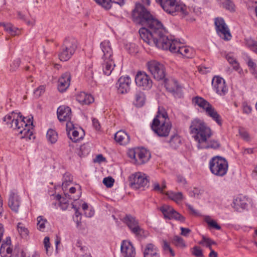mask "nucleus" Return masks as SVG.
Instances as JSON below:
<instances>
[{
    "label": "nucleus",
    "instance_id": "obj_27",
    "mask_svg": "<svg viewBox=\"0 0 257 257\" xmlns=\"http://www.w3.org/2000/svg\"><path fill=\"white\" fill-rule=\"evenodd\" d=\"M102 60H103L102 65L103 73L107 76H109L111 74L115 66L113 58L103 59Z\"/></svg>",
    "mask_w": 257,
    "mask_h": 257
},
{
    "label": "nucleus",
    "instance_id": "obj_20",
    "mask_svg": "<svg viewBox=\"0 0 257 257\" xmlns=\"http://www.w3.org/2000/svg\"><path fill=\"white\" fill-rule=\"evenodd\" d=\"M121 252L124 257H135V249L131 242L123 240L120 247Z\"/></svg>",
    "mask_w": 257,
    "mask_h": 257
},
{
    "label": "nucleus",
    "instance_id": "obj_7",
    "mask_svg": "<svg viewBox=\"0 0 257 257\" xmlns=\"http://www.w3.org/2000/svg\"><path fill=\"white\" fill-rule=\"evenodd\" d=\"M77 48V41L71 37L66 38L61 46L59 58L62 61L69 60L74 54Z\"/></svg>",
    "mask_w": 257,
    "mask_h": 257
},
{
    "label": "nucleus",
    "instance_id": "obj_58",
    "mask_svg": "<svg viewBox=\"0 0 257 257\" xmlns=\"http://www.w3.org/2000/svg\"><path fill=\"white\" fill-rule=\"evenodd\" d=\"M21 61L20 59H17L14 61L13 64L11 65V68L13 70H15L20 65Z\"/></svg>",
    "mask_w": 257,
    "mask_h": 257
},
{
    "label": "nucleus",
    "instance_id": "obj_22",
    "mask_svg": "<svg viewBox=\"0 0 257 257\" xmlns=\"http://www.w3.org/2000/svg\"><path fill=\"white\" fill-rule=\"evenodd\" d=\"M71 76L69 73L63 74L58 80V89L60 92L65 91L69 86Z\"/></svg>",
    "mask_w": 257,
    "mask_h": 257
},
{
    "label": "nucleus",
    "instance_id": "obj_14",
    "mask_svg": "<svg viewBox=\"0 0 257 257\" xmlns=\"http://www.w3.org/2000/svg\"><path fill=\"white\" fill-rule=\"evenodd\" d=\"M57 117L60 121H66L67 129H71L73 126L70 120L72 116L71 108L67 106H60L57 111Z\"/></svg>",
    "mask_w": 257,
    "mask_h": 257
},
{
    "label": "nucleus",
    "instance_id": "obj_34",
    "mask_svg": "<svg viewBox=\"0 0 257 257\" xmlns=\"http://www.w3.org/2000/svg\"><path fill=\"white\" fill-rule=\"evenodd\" d=\"M135 105L137 107H142L145 102L146 96L145 93L141 91H138L135 94Z\"/></svg>",
    "mask_w": 257,
    "mask_h": 257
},
{
    "label": "nucleus",
    "instance_id": "obj_4",
    "mask_svg": "<svg viewBox=\"0 0 257 257\" xmlns=\"http://www.w3.org/2000/svg\"><path fill=\"white\" fill-rule=\"evenodd\" d=\"M151 128L158 136L165 137L169 135L172 124L166 110L159 107L157 114L151 124Z\"/></svg>",
    "mask_w": 257,
    "mask_h": 257
},
{
    "label": "nucleus",
    "instance_id": "obj_49",
    "mask_svg": "<svg viewBox=\"0 0 257 257\" xmlns=\"http://www.w3.org/2000/svg\"><path fill=\"white\" fill-rule=\"evenodd\" d=\"M44 244L46 249V253L50 255L52 253V247L50 246V238L48 236H46L44 239Z\"/></svg>",
    "mask_w": 257,
    "mask_h": 257
},
{
    "label": "nucleus",
    "instance_id": "obj_29",
    "mask_svg": "<svg viewBox=\"0 0 257 257\" xmlns=\"http://www.w3.org/2000/svg\"><path fill=\"white\" fill-rule=\"evenodd\" d=\"M76 100L82 105H88L94 101V98L90 94L81 92L77 95Z\"/></svg>",
    "mask_w": 257,
    "mask_h": 257
},
{
    "label": "nucleus",
    "instance_id": "obj_48",
    "mask_svg": "<svg viewBox=\"0 0 257 257\" xmlns=\"http://www.w3.org/2000/svg\"><path fill=\"white\" fill-rule=\"evenodd\" d=\"M191 253L196 257L204 256L202 249L198 246H195L191 248Z\"/></svg>",
    "mask_w": 257,
    "mask_h": 257
},
{
    "label": "nucleus",
    "instance_id": "obj_30",
    "mask_svg": "<svg viewBox=\"0 0 257 257\" xmlns=\"http://www.w3.org/2000/svg\"><path fill=\"white\" fill-rule=\"evenodd\" d=\"M166 89L170 92L172 93L175 97H181L182 96L181 90L178 86L177 83L175 81H172L169 83H166L165 84Z\"/></svg>",
    "mask_w": 257,
    "mask_h": 257
},
{
    "label": "nucleus",
    "instance_id": "obj_24",
    "mask_svg": "<svg viewBox=\"0 0 257 257\" xmlns=\"http://www.w3.org/2000/svg\"><path fill=\"white\" fill-rule=\"evenodd\" d=\"M247 199L243 196L239 195L233 200V207L237 211H240L246 208L248 206Z\"/></svg>",
    "mask_w": 257,
    "mask_h": 257
},
{
    "label": "nucleus",
    "instance_id": "obj_26",
    "mask_svg": "<svg viewBox=\"0 0 257 257\" xmlns=\"http://www.w3.org/2000/svg\"><path fill=\"white\" fill-rule=\"evenodd\" d=\"M206 114L211 117L219 125H222V119L215 108L210 104L205 110Z\"/></svg>",
    "mask_w": 257,
    "mask_h": 257
},
{
    "label": "nucleus",
    "instance_id": "obj_21",
    "mask_svg": "<svg viewBox=\"0 0 257 257\" xmlns=\"http://www.w3.org/2000/svg\"><path fill=\"white\" fill-rule=\"evenodd\" d=\"M11 245V237L8 236L3 241L0 247V254L2 257H9V255H13L12 254L13 249Z\"/></svg>",
    "mask_w": 257,
    "mask_h": 257
},
{
    "label": "nucleus",
    "instance_id": "obj_57",
    "mask_svg": "<svg viewBox=\"0 0 257 257\" xmlns=\"http://www.w3.org/2000/svg\"><path fill=\"white\" fill-rule=\"evenodd\" d=\"M21 18L28 26H33L35 24V20L32 17H21Z\"/></svg>",
    "mask_w": 257,
    "mask_h": 257
},
{
    "label": "nucleus",
    "instance_id": "obj_31",
    "mask_svg": "<svg viewBox=\"0 0 257 257\" xmlns=\"http://www.w3.org/2000/svg\"><path fill=\"white\" fill-rule=\"evenodd\" d=\"M225 58L235 71H238L239 73L241 72L242 69L240 68L239 64L232 53L227 54L225 55Z\"/></svg>",
    "mask_w": 257,
    "mask_h": 257
},
{
    "label": "nucleus",
    "instance_id": "obj_51",
    "mask_svg": "<svg viewBox=\"0 0 257 257\" xmlns=\"http://www.w3.org/2000/svg\"><path fill=\"white\" fill-rule=\"evenodd\" d=\"M97 4L101 6L103 8L106 10L111 8V5L109 4V2L108 0H94Z\"/></svg>",
    "mask_w": 257,
    "mask_h": 257
},
{
    "label": "nucleus",
    "instance_id": "obj_63",
    "mask_svg": "<svg viewBox=\"0 0 257 257\" xmlns=\"http://www.w3.org/2000/svg\"><path fill=\"white\" fill-rule=\"evenodd\" d=\"M186 206L191 211V213L197 215L199 214L198 212L193 207L192 205L189 204H186Z\"/></svg>",
    "mask_w": 257,
    "mask_h": 257
},
{
    "label": "nucleus",
    "instance_id": "obj_6",
    "mask_svg": "<svg viewBox=\"0 0 257 257\" xmlns=\"http://www.w3.org/2000/svg\"><path fill=\"white\" fill-rule=\"evenodd\" d=\"M209 168L210 172L214 175L223 177L227 173L228 163L224 158L216 156L209 160Z\"/></svg>",
    "mask_w": 257,
    "mask_h": 257
},
{
    "label": "nucleus",
    "instance_id": "obj_13",
    "mask_svg": "<svg viewBox=\"0 0 257 257\" xmlns=\"http://www.w3.org/2000/svg\"><path fill=\"white\" fill-rule=\"evenodd\" d=\"M212 86L214 91L220 96H224L228 92V88L225 80L219 76L213 77Z\"/></svg>",
    "mask_w": 257,
    "mask_h": 257
},
{
    "label": "nucleus",
    "instance_id": "obj_1",
    "mask_svg": "<svg viewBox=\"0 0 257 257\" xmlns=\"http://www.w3.org/2000/svg\"><path fill=\"white\" fill-rule=\"evenodd\" d=\"M133 21L143 27L139 30L141 39L150 45H155L172 53H179L184 57L192 58L194 51L191 47L182 46L175 40L169 39L167 30L155 17H132Z\"/></svg>",
    "mask_w": 257,
    "mask_h": 257
},
{
    "label": "nucleus",
    "instance_id": "obj_5",
    "mask_svg": "<svg viewBox=\"0 0 257 257\" xmlns=\"http://www.w3.org/2000/svg\"><path fill=\"white\" fill-rule=\"evenodd\" d=\"M156 1L168 14L173 15L177 12L185 16L189 15V8L180 1L156 0Z\"/></svg>",
    "mask_w": 257,
    "mask_h": 257
},
{
    "label": "nucleus",
    "instance_id": "obj_16",
    "mask_svg": "<svg viewBox=\"0 0 257 257\" xmlns=\"http://www.w3.org/2000/svg\"><path fill=\"white\" fill-rule=\"evenodd\" d=\"M122 221L126 224L131 231L138 235H139L142 230L139 226V221L130 214H127L124 217Z\"/></svg>",
    "mask_w": 257,
    "mask_h": 257
},
{
    "label": "nucleus",
    "instance_id": "obj_40",
    "mask_svg": "<svg viewBox=\"0 0 257 257\" xmlns=\"http://www.w3.org/2000/svg\"><path fill=\"white\" fill-rule=\"evenodd\" d=\"M181 142V141L180 137L178 135L175 134L171 136L169 143L172 148L176 149L179 147Z\"/></svg>",
    "mask_w": 257,
    "mask_h": 257
},
{
    "label": "nucleus",
    "instance_id": "obj_44",
    "mask_svg": "<svg viewBox=\"0 0 257 257\" xmlns=\"http://www.w3.org/2000/svg\"><path fill=\"white\" fill-rule=\"evenodd\" d=\"M37 228L41 231H44L45 229V224L48 223L46 219L44 218L42 216H39L37 218Z\"/></svg>",
    "mask_w": 257,
    "mask_h": 257
},
{
    "label": "nucleus",
    "instance_id": "obj_60",
    "mask_svg": "<svg viewBox=\"0 0 257 257\" xmlns=\"http://www.w3.org/2000/svg\"><path fill=\"white\" fill-rule=\"evenodd\" d=\"M180 229L181 230V235L185 236H187L189 235V234L191 232V230L188 228H184L181 227L180 228Z\"/></svg>",
    "mask_w": 257,
    "mask_h": 257
},
{
    "label": "nucleus",
    "instance_id": "obj_50",
    "mask_svg": "<svg viewBox=\"0 0 257 257\" xmlns=\"http://www.w3.org/2000/svg\"><path fill=\"white\" fill-rule=\"evenodd\" d=\"M173 241L177 246L185 247L186 246L183 239L179 236H174Z\"/></svg>",
    "mask_w": 257,
    "mask_h": 257
},
{
    "label": "nucleus",
    "instance_id": "obj_9",
    "mask_svg": "<svg viewBox=\"0 0 257 257\" xmlns=\"http://www.w3.org/2000/svg\"><path fill=\"white\" fill-rule=\"evenodd\" d=\"M147 66L154 79L161 80L165 78V68L162 63L156 60H151L147 62Z\"/></svg>",
    "mask_w": 257,
    "mask_h": 257
},
{
    "label": "nucleus",
    "instance_id": "obj_37",
    "mask_svg": "<svg viewBox=\"0 0 257 257\" xmlns=\"http://www.w3.org/2000/svg\"><path fill=\"white\" fill-rule=\"evenodd\" d=\"M222 7L226 10L232 12L235 11V6L231 0H219Z\"/></svg>",
    "mask_w": 257,
    "mask_h": 257
},
{
    "label": "nucleus",
    "instance_id": "obj_25",
    "mask_svg": "<svg viewBox=\"0 0 257 257\" xmlns=\"http://www.w3.org/2000/svg\"><path fill=\"white\" fill-rule=\"evenodd\" d=\"M114 140L120 145H126L130 143V137L125 131L120 130L115 133Z\"/></svg>",
    "mask_w": 257,
    "mask_h": 257
},
{
    "label": "nucleus",
    "instance_id": "obj_42",
    "mask_svg": "<svg viewBox=\"0 0 257 257\" xmlns=\"http://www.w3.org/2000/svg\"><path fill=\"white\" fill-rule=\"evenodd\" d=\"M204 221L211 228H215L216 230L221 229L220 226L217 223L215 220L212 219L209 216H205Z\"/></svg>",
    "mask_w": 257,
    "mask_h": 257
},
{
    "label": "nucleus",
    "instance_id": "obj_53",
    "mask_svg": "<svg viewBox=\"0 0 257 257\" xmlns=\"http://www.w3.org/2000/svg\"><path fill=\"white\" fill-rule=\"evenodd\" d=\"M72 136H70V133H68V135L70 136V139H71L73 142H76L78 141L79 139L81 138V137H78L79 132L77 131L72 130Z\"/></svg>",
    "mask_w": 257,
    "mask_h": 257
},
{
    "label": "nucleus",
    "instance_id": "obj_2",
    "mask_svg": "<svg viewBox=\"0 0 257 257\" xmlns=\"http://www.w3.org/2000/svg\"><path fill=\"white\" fill-rule=\"evenodd\" d=\"M189 133L197 142L199 149H218L220 147V143L215 140H208L212 136L211 128L201 119L195 118L191 121Z\"/></svg>",
    "mask_w": 257,
    "mask_h": 257
},
{
    "label": "nucleus",
    "instance_id": "obj_39",
    "mask_svg": "<svg viewBox=\"0 0 257 257\" xmlns=\"http://www.w3.org/2000/svg\"><path fill=\"white\" fill-rule=\"evenodd\" d=\"M152 190L155 191L164 193V190L166 188V183L165 180H163L161 185H160L157 182L152 183Z\"/></svg>",
    "mask_w": 257,
    "mask_h": 257
},
{
    "label": "nucleus",
    "instance_id": "obj_12",
    "mask_svg": "<svg viewBox=\"0 0 257 257\" xmlns=\"http://www.w3.org/2000/svg\"><path fill=\"white\" fill-rule=\"evenodd\" d=\"M136 84L143 90H150L153 85L150 77L145 72H138L135 77Z\"/></svg>",
    "mask_w": 257,
    "mask_h": 257
},
{
    "label": "nucleus",
    "instance_id": "obj_61",
    "mask_svg": "<svg viewBox=\"0 0 257 257\" xmlns=\"http://www.w3.org/2000/svg\"><path fill=\"white\" fill-rule=\"evenodd\" d=\"M105 161V158L101 154H99L96 156L94 159V162L101 163Z\"/></svg>",
    "mask_w": 257,
    "mask_h": 257
},
{
    "label": "nucleus",
    "instance_id": "obj_28",
    "mask_svg": "<svg viewBox=\"0 0 257 257\" xmlns=\"http://www.w3.org/2000/svg\"><path fill=\"white\" fill-rule=\"evenodd\" d=\"M144 257H160L158 248L153 244H148L144 250Z\"/></svg>",
    "mask_w": 257,
    "mask_h": 257
},
{
    "label": "nucleus",
    "instance_id": "obj_46",
    "mask_svg": "<svg viewBox=\"0 0 257 257\" xmlns=\"http://www.w3.org/2000/svg\"><path fill=\"white\" fill-rule=\"evenodd\" d=\"M17 229L22 237H26L28 235L29 231L23 223L21 222L18 223Z\"/></svg>",
    "mask_w": 257,
    "mask_h": 257
},
{
    "label": "nucleus",
    "instance_id": "obj_54",
    "mask_svg": "<svg viewBox=\"0 0 257 257\" xmlns=\"http://www.w3.org/2000/svg\"><path fill=\"white\" fill-rule=\"evenodd\" d=\"M245 45L250 49L252 46H253L257 41L254 40L251 38H246L244 40Z\"/></svg>",
    "mask_w": 257,
    "mask_h": 257
},
{
    "label": "nucleus",
    "instance_id": "obj_36",
    "mask_svg": "<svg viewBox=\"0 0 257 257\" xmlns=\"http://www.w3.org/2000/svg\"><path fill=\"white\" fill-rule=\"evenodd\" d=\"M46 137L50 143L55 144L58 140V134L54 130L49 129L47 131Z\"/></svg>",
    "mask_w": 257,
    "mask_h": 257
},
{
    "label": "nucleus",
    "instance_id": "obj_33",
    "mask_svg": "<svg viewBox=\"0 0 257 257\" xmlns=\"http://www.w3.org/2000/svg\"><path fill=\"white\" fill-rule=\"evenodd\" d=\"M165 194L168 197V198L177 203H180L183 198V194L181 192H175L173 191H168L165 193Z\"/></svg>",
    "mask_w": 257,
    "mask_h": 257
},
{
    "label": "nucleus",
    "instance_id": "obj_56",
    "mask_svg": "<svg viewBox=\"0 0 257 257\" xmlns=\"http://www.w3.org/2000/svg\"><path fill=\"white\" fill-rule=\"evenodd\" d=\"M254 153L253 148H242L241 149V153L242 155L246 156L247 155H250Z\"/></svg>",
    "mask_w": 257,
    "mask_h": 257
},
{
    "label": "nucleus",
    "instance_id": "obj_35",
    "mask_svg": "<svg viewBox=\"0 0 257 257\" xmlns=\"http://www.w3.org/2000/svg\"><path fill=\"white\" fill-rule=\"evenodd\" d=\"M2 25L4 27L5 30L11 35L14 36L19 35L20 30L12 24H2Z\"/></svg>",
    "mask_w": 257,
    "mask_h": 257
},
{
    "label": "nucleus",
    "instance_id": "obj_17",
    "mask_svg": "<svg viewBox=\"0 0 257 257\" xmlns=\"http://www.w3.org/2000/svg\"><path fill=\"white\" fill-rule=\"evenodd\" d=\"M131 84V79L130 77L127 76L120 77L116 84L118 92L121 94L127 93L130 90Z\"/></svg>",
    "mask_w": 257,
    "mask_h": 257
},
{
    "label": "nucleus",
    "instance_id": "obj_55",
    "mask_svg": "<svg viewBox=\"0 0 257 257\" xmlns=\"http://www.w3.org/2000/svg\"><path fill=\"white\" fill-rule=\"evenodd\" d=\"M45 91V87L43 85L40 86L39 87H38L34 91V93L36 96L39 97L43 93H44Z\"/></svg>",
    "mask_w": 257,
    "mask_h": 257
},
{
    "label": "nucleus",
    "instance_id": "obj_41",
    "mask_svg": "<svg viewBox=\"0 0 257 257\" xmlns=\"http://www.w3.org/2000/svg\"><path fill=\"white\" fill-rule=\"evenodd\" d=\"M56 197V199L59 202V205L61 209L63 210H66L69 206L68 201L66 200V199L62 198L59 194L57 195Z\"/></svg>",
    "mask_w": 257,
    "mask_h": 257
},
{
    "label": "nucleus",
    "instance_id": "obj_32",
    "mask_svg": "<svg viewBox=\"0 0 257 257\" xmlns=\"http://www.w3.org/2000/svg\"><path fill=\"white\" fill-rule=\"evenodd\" d=\"M192 103L195 105L198 106L199 107L205 110L210 103L203 98L200 96H196L192 98Z\"/></svg>",
    "mask_w": 257,
    "mask_h": 257
},
{
    "label": "nucleus",
    "instance_id": "obj_19",
    "mask_svg": "<svg viewBox=\"0 0 257 257\" xmlns=\"http://www.w3.org/2000/svg\"><path fill=\"white\" fill-rule=\"evenodd\" d=\"M100 47L102 52V59L113 58V50L109 41H102L100 44Z\"/></svg>",
    "mask_w": 257,
    "mask_h": 257
},
{
    "label": "nucleus",
    "instance_id": "obj_47",
    "mask_svg": "<svg viewBox=\"0 0 257 257\" xmlns=\"http://www.w3.org/2000/svg\"><path fill=\"white\" fill-rule=\"evenodd\" d=\"M72 178L69 177V175L65 174L63 177V181L62 184V187L64 191L67 190V188L68 185L71 183Z\"/></svg>",
    "mask_w": 257,
    "mask_h": 257
},
{
    "label": "nucleus",
    "instance_id": "obj_3",
    "mask_svg": "<svg viewBox=\"0 0 257 257\" xmlns=\"http://www.w3.org/2000/svg\"><path fill=\"white\" fill-rule=\"evenodd\" d=\"M33 116L27 118L23 116L20 112L17 113L14 111L3 118V120L7 124H9L11 127L16 130L22 135V138H28L30 140L33 136Z\"/></svg>",
    "mask_w": 257,
    "mask_h": 257
},
{
    "label": "nucleus",
    "instance_id": "obj_62",
    "mask_svg": "<svg viewBox=\"0 0 257 257\" xmlns=\"http://www.w3.org/2000/svg\"><path fill=\"white\" fill-rule=\"evenodd\" d=\"M247 64L249 68V70L257 66L253 61L250 58H248V59Z\"/></svg>",
    "mask_w": 257,
    "mask_h": 257
},
{
    "label": "nucleus",
    "instance_id": "obj_8",
    "mask_svg": "<svg viewBox=\"0 0 257 257\" xmlns=\"http://www.w3.org/2000/svg\"><path fill=\"white\" fill-rule=\"evenodd\" d=\"M127 155L136 165H142L147 163L151 157L150 152L144 148L130 149Z\"/></svg>",
    "mask_w": 257,
    "mask_h": 257
},
{
    "label": "nucleus",
    "instance_id": "obj_64",
    "mask_svg": "<svg viewBox=\"0 0 257 257\" xmlns=\"http://www.w3.org/2000/svg\"><path fill=\"white\" fill-rule=\"evenodd\" d=\"M240 136L245 140L247 141L249 139L248 134L245 131H240L239 132Z\"/></svg>",
    "mask_w": 257,
    "mask_h": 257
},
{
    "label": "nucleus",
    "instance_id": "obj_43",
    "mask_svg": "<svg viewBox=\"0 0 257 257\" xmlns=\"http://www.w3.org/2000/svg\"><path fill=\"white\" fill-rule=\"evenodd\" d=\"M200 244H205V245L206 247L208 248L209 249H211L212 248V245L213 244H216V242L212 240L211 238L209 237H206L204 236H202V240H200L199 242Z\"/></svg>",
    "mask_w": 257,
    "mask_h": 257
},
{
    "label": "nucleus",
    "instance_id": "obj_23",
    "mask_svg": "<svg viewBox=\"0 0 257 257\" xmlns=\"http://www.w3.org/2000/svg\"><path fill=\"white\" fill-rule=\"evenodd\" d=\"M132 13V16H153V14L139 2L135 4V7Z\"/></svg>",
    "mask_w": 257,
    "mask_h": 257
},
{
    "label": "nucleus",
    "instance_id": "obj_11",
    "mask_svg": "<svg viewBox=\"0 0 257 257\" xmlns=\"http://www.w3.org/2000/svg\"><path fill=\"white\" fill-rule=\"evenodd\" d=\"M129 182L132 188L138 189L148 186L149 181L145 174L137 172L129 177Z\"/></svg>",
    "mask_w": 257,
    "mask_h": 257
},
{
    "label": "nucleus",
    "instance_id": "obj_52",
    "mask_svg": "<svg viewBox=\"0 0 257 257\" xmlns=\"http://www.w3.org/2000/svg\"><path fill=\"white\" fill-rule=\"evenodd\" d=\"M114 180L111 177H105L103 180V183L107 187L110 188L114 184Z\"/></svg>",
    "mask_w": 257,
    "mask_h": 257
},
{
    "label": "nucleus",
    "instance_id": "obj_38",
    "mask_svg": "<svg viewBox=\"0 0 257 257\" xmlns=\"http://www.w3.org/2000/svg\"><path fill=\"white\" fill-rule=\"evenodd\" d=\"M91 150L89 144H83L77 150V154L80 157H85L89 154Z\"/></svg>",
    "mask_w": 257,
    "mask_h": 257
},
{
    "label": "nucleus",
    "instance_id": "obj_18",
    "mask_svg": "<svg viewBox=\"0 0 257 257\" xmlns=\"http://www.w3.org/2000/svg\"><path fill=\"white\" fill-rule=\"evenodd\" d=\"M21 204V199L16 191L12 190L10 192L8 205L13 211L18 213Z\"/></svg>",
    "mask_w": 257,
    "mask_h": 257
},
{
    "label": "nucleus",
    "instance_id": "obj_15",
    "mask_svg": "<svg viewBox=\"0 0 257 257\" xmlns=\"http://www.w3.org/2000/svg\"><path fill=\"white\" fill-rule=\"evenodd\" d=\"M160 209L165 218L169 219H174L182 222L185 221V218L169 205H164L160 207Z\"/></svg>",
    "mask_w": 257,
    "mask_h": 257
},
{
    "label": "nucleus",
    "instance_id": "obj_45",
    "mask_svg": "<svg viewBox=\"0 0 257 257\" xmlns=\"http://www.w3.org/2000/svg\"><path fill=\"white\" fill-rule=\"evenodd\" d=\"M72 205V208L75 211V215L73 216V220L76 222L77 227H79L81 223V213L79 212L78 209L74 204Z\"/></svg>",
    "mask_w": 257,
    "mask_h": 257
},
{
    "label": "nucleus",
    "instance_id": "obj_10",
    "mask_svg": "<svg viewBox=\"0 0 257 257\" xmlns=\"http://www.w3.org/2000/svg\"><path fill=\"white\" fill-rule=\"evenodd\" d=\"M214 25L216 33L220 38L225 41L231 39L229 29L222 18L216 17L214 19Z\"/></svg>",
    "mask_w": 257,
    "mask_h": 257
},
{
    "label": "nucleus",
    "instance_id": "obj_59",
    "mask_svg": "<svg viewBox=\"0 0 257 257\" xmlns=\"http://www.w3.org/2000/svg\"><path fill=\"white\" fill-rule=\"evenodd\" d=\"M251 111V107L250 106L247 105V104H243V112L244 113L248 114Z\"/></svg>",
    "mask_w": 257,
    "mask_h": 257
}]
</instances>
